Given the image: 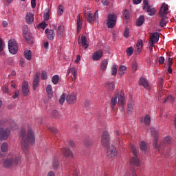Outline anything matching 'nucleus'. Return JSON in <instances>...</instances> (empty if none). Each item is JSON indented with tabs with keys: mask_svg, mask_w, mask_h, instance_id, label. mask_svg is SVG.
Instances as JSON below:
<instances>
[{
	"mask_svg": "<svg viewBox=\"0 0 176 176\" xmlns=\"http://www.w3.org/2000/svg\"><path fill=\"white\" fill-rule=\"evenodd\" d=\"M20 138L22 148L23 151H27L29 148V144L35 142V133L30 125H25L21 129Z\"/></svg>",
	"mask_w": 176,
	"mask_h": 176,
	"instance_id": "nucleus-1",
	"label": "nucleus"
},
{
	"mask_svg": "<svg viewBox=\"0 0 176 176\" xmlns=\"http://www.w3.org/2000/svg\"><path fill=\"white\" fill-rule=\"evenodd\" d=\"M0 124L2 126H6V129L3 127L0 128V141L8 140L10 135L11 129L14 131L19 128L17 124L12 120H2Z\"/></svg>",
	"mask_w": 176,
	"mask_h": 176,
	"instance_id": "nucleus-2",
	"label": "nucleus"
},
{
	"mask_svg": "<svg viewBox=\"0 0 176 176\" xmlns=\"http://www.w3.org/2000/svg\"><path fill=\"white\" fill-rule=\"evenodd\" d=\"M151 132L152 135H154V142H153V147L158 149V152L160 153H165V146L166 144H173V138L171 137H165L163 141L157 144L158 140V132L155 129V128L151 129Z\"/></svg>",
	"mask_w": 176,
	"mask_h": 176,
	"instance_id": "nucleus-3",
	"label": "nucleus"
},
{
	"mask_svg": "<svg viewBox=\"0 0 176 176\" xmlns=\"http://www.w3.org/2000/svg\"><path fill=\"white\" fill-rule=\"evenodd\" d=\"M21 162V157L19 154H10L6 160H4L3 165L6 168H10L12 165H19Z\"/></svg>",
	"mask_w": 176,
	"mask_h": 176,
	"instance_id": "nucleus-4",
	"label": "nucleus"
},
{
	"mask_svg": "<svg viewBox=\"0 0 176 176\" xmlns=\"http://www.w3.org/2000/svg\"><path fill=\"white\" fill-rule=\"evenodd\" d=\"M143 9L146 10V12H147L150 16H153L156 14L155 8L149 5L148 0L143 1Z\"/></svg>",
	"mask_w": 176,
	"mask_h": 176,
	"instance_id": "nucleus-5",
	"label": "nucleus"
},
{
	"mask_svg": "<svg viewBox=\"0 0 176 176\" xmlns=\"http://www.w3.org/2000/svg\"><path fill=\"white\" fill-rule=\"evenodd\" d=\"M131 151L133 153L134 157H132L130 160V164L135 165V166H139L140 165V160L137 155V149L134 145H131Z\"/></svg>",
	"mask_w": 176,
	"mask_h": 176,
	"instance_id": "nucleus-6",
	"label": "nucleus"
},
{
	"mask_svg": "<svg viewBox=\"0 0 176 176\" xmlns=\"http://www.w3.org/2000/svg\"><path fill=\"white\" fill-rule=\"evenodd\" d=\"M118 107L120 111H124L125 108V94L124 91H121L118 96Z\"/></svg>",
	"mask_w": 176,
	"mask_h": 176,
	"instance_id": "nucleus-7",
	"label": "nucleus"
},
{
	"mask_svg": "<svg viewBox=\"0 0 176 176\" xmlns=\"http://www.w3.org/2000/svg\"><path fill=\"white\" fill-rule=\"evenodd\" d=\"M117 22V15L116 14H109L108 15V19L106 20V23L108 28H114L115 25Z\"/></svg>",
	"mask_w": 176,
	"mask_h": 176,
	"instance_id": "nucleus-8",
	"label": "nucleus"
},
{
	"mask_svg": "<svg viewBox=\"0 0 176 176\" xmlns=\"http://www.w3.org/2000/svg\"><path fill=\"white\" fill-rule=\"evenodd\" d=\"M8 48L10 54L14 55L17 54V51L19 50V47L17 45V42L15 39H10L8 41Z\"/></svg>",
	"mask_w": 176,
	"mask_h": 176,
	"instance_id": "nucleus-9",
	"label": "nucleus"
},
{
	"mask_svg": "<svg viewBox=\"0 0 176 176\" xmlns=\"http://www.w3.org/2000/svg\"><path fill=\"white\" fill-rule=\"evenodd\" d=\"M107 157L111 160H115L118 157L117 148L114 145H110L107 148Z\"/></svg>",
	"mask_w": 176,
	"mask_h": 176,
	"instance_id": "nucleus-10",
	"label": "nucleus"
},
{
	"mask_svg": "<svg viewBox=\"0 0 176 176\" xmlns=\"http://www.w3.org/2000/svg\"><path fill=\"white\" fill-rule=\"evenodd\" d=\"M110 135L107 131H104L102 133L101 144L104 145V146H109V145H110Z\"/></svg>",
	"mask_w": 176,
	"mask_h": 176,
	"instance_id": "nucleus-11",
	"label": "nucleus"
},
{
	"mask_svg": "<svg viewBox=\"0 0 176 176\" xmlns=\"http://www.w3.org/2000/svg\"><path fill=\"white\" fill-rule=\"evenodd\" d=\"M168 14H169L168 5L164 2L160 6L159 15L160 16H166Z\"/></svg>",
	"mask_w": 176,
	"mask_h": 176,
	"instance_id": "nucleus-12",
	"label": "nucleus"
},
{
	"mask_svg": "<svg viewBox=\"0 0 176 176\" xmlns=\"http://www.w3.org/2000/svg\"><path fill=\"white\" fill-rule=\"evenodd\" d=\"M77 101V95L75 93L69 94L66 96V102L69 105H74Z\"/></svg>",
	"mask_w": 176,
	"mask_h": 176,
	"instance_id": "nucleus-13",
	"label": "nucleus"
},
{
	"mask_svg": "<svg viewBox=\"0 0 176 176\" xmlns=\"http://www.w3.org/2000/svg\"><path fill=\"white\" fill-rule=\"evenodd\" d=\"M135 104V100L134 98H131V99H129V101H128L126 104V111L128 113H132L134 109Z\"/></svg>",
	"mask_w": 176,
	"mask_h": 176,
	"instance_id": "nucleus-14",
	"label": "nucleus"
},
{
	"mask_svg": "<svg viewBox=\"0 0 176 176\" xmlns=\"http://www.w3.org/2000/svg\"><path fill=\"white\" fill-rule=\"evenodd\" d=\"M139 85H142L146 89H151V85L148 81V79H146L144 77H141L139 80Z\"/></svg>",
	"mask_w": 176,
	"mask_h": 176,
	"instance_id": "nucleus-15",
	"label": "nucleus"
},
{
	"mask_svg": "<svg viewBox=\"0 0 176 176\" xmlns=\"http://www.w3.org/2000/svg\"><path fill=\"white\" fill-rule=\"evenodd\" d=\"M23 37L25 38V41L28 42V43H33L34 40L32 38V35L31 32H29V31H28V30H24Z\"/></svg>",
	"mask_w": 176,
	"mask_h": 176,
	"instance_id": "nucleus-16",
	"label": "nucleus"
},
{
	"mask_svg": "<svg viewBox=\"0 0 176 176\" xmlns=\"http://www.w3.org/2000/svg\"><path fill=\"white\" fill-rule=\"evenodd\" d=\"M76 69L74 67L69 68L68 71V77L69 78H72V80H76L77 78Z\"/></svg>",
	"mask_w": 176,
	"mask_h": 176,
	"instance_id": "nucleus-17",
	"label": "nucleus"
},
{
	"mask_svg": "<svg viewBox=\"0 0 176 176\" xmlns=\"http://www.w3.org/2000/svg\"><path fill=\"white\" fill-rule=\"evenodd\" d=\"M22 94L23 96H27L28 94H30V88L28 81H24L22 84Z\"/></svg>",
	"mask_w": 176,
	"mask_h": 176,
	"instance_id": "nucleus-18",
	"label": "nucleus"
},
{
	"mask_svg": "<svg viewBox=\"0 0 176 176\" xmlns=\"http://www.w3.org/2000/svg\"><path fill=\"white\" fill-rule=\"evenodd\" d=\"M103 55V51L102 50H99L98 51H96V52L93 54L92 58L94 59V60H99L100 59H101V58H102Z\"/></svg>",
	"mask_w": 176,
	"mask_h": 176,
	"instance_id": "nucleus-19",
	"label": "nucleus"
},
{
	"mask_svg": "<svg viewBox=\"0 0 176 176\" xmlns=\"http://www.w3.org/2000/svg\"><path fill=\"white\" fill-rule=\"evenodd\" d=\"M78 42H79V43H80V42H81L83 48H85V49L88 48V47H89L88 41H87L86 36H85L84 35H81V36H79Z\"/></svg>",
	"mask_w": 176,
	"mask_h": 176,
	"instance_id": "nucleus-20",
	"label": "nucleus"
},
{
	"mask_svg": "<svg viewBox=\"0 0 176 176\" xmlns=\"http://www.w3.org/2000/svg\"><path fill=\"white\" fill-rule=\"evenodd\" d=\"M119 92L118 91H116L113 96H112L111 99V105L112 108L113 109L118 102V98Z\"/></svg>",
	"mask_w": 176,
	"mask_h": 176,
	"instance_id": "nucleus-21",
	"label": "nucleus"
},
{
	"mask_svg": "<svg viewBox=\"0 0 176 176\" xmlns=\"http://www.w3.org/2000/svg\"><path fill=\"white\" fill-rule=\"evenodd\" d=\"M65 26L64 25H59L57 28L56 35L58 38H62L64 35Z\"/></svg>",
	"mask_w": 176,
	"mask_h": 176,
	"instance_id": "nucleus-22",
	"label": "nucleus"
},
{
	"mask_svg": "<svg viewBox=\"0 0 176 176\" xmlns=\"http://www.w3.org/2000/svg\"><path fill=\"white\" fill-rule=\"evenodd\" d=\"M46 91L47 94L48 100H52V98H53L54 93H53V88L50 84H49L47 86Z\"/></svg>",
	"mask_w": 176,
	"mask_h": 176,
	"instance_id": "nucleus-23",
	"label": "nucleus"
},
{
	"mask_svg": "<svg viewBox=\"0 0 176 176\" xmlns=\"http://www.w3.org/2000/svg\"><path fill=\"white\" fill-rule=\"evenodd\" d=\"M25 21L27 23H32V22L34 21V14H32V12H28L25 16Z\"/></svg>",
	"mask_w": 176,
	"mask_h": 176,
	"instance_id": "nucleus-24",
	"label": "nucleus"
},
{
	"mask_svg": "<svg viewBox=\"0 0 176 176\" xmlns=\"http://www.w3.org/2000/svg\"><path fill=\"white\" fill-rule=\"evenodd\" d=\"M45 34H47V36L48 39L50 41H53L55 38V32L53 30H45Z\"/></svg>",
	"mask_w": 176,
	"mask_h": 176,
	"instance_id": "nucleus-25",
	"label": "nucleus"
},
{
	"mask_svg": "<svg viewBox=\"0 0 176 176\" xmlns=\"http://www.w3.org/2000/svg\"><path fill=\"white\" fill-rule=\"evenodd\" d=\"M62 152L64 154L65 157H74L72 151H70L69 149H67V148H63Z\"/></svg>",
	"mask_w": 176,
	"mask_h": 176,
	"instance_id": "nucleus-26",
	"label": "nucleus"
},
{
	"mask_svg": "<svg viewBox=\"0 0 176 176\" xmlns=\"http://www.w3.org/2000/svg\"><path fill=\"white\" fill-rule=\"evenodd\" d=\"M82 21L81 19L80 15H78L77 16V32H80L82 30Z\"/></svg>",
	"mask_w": 176,
	"mask_h": 176,
	"instance_id": "nucleus-27",
	"label": "nucleus"
},
{
	"mask_svg": "<svg viewBox=\"0 0 176 176\" xmlns=\"http://www.w3.org/2000/svg\"><path fill=\"white\" fill-rule=\"evenodd\" d=\"M142 45H143V41L141 39L138 41L137 45H136V50H135L136 54H140L142 48Z\"/></svg>",
	"mask_w": 176,
	"mask_h": 176,
	"instance_id": "nucleus-28",
	"label": "nucleus"
},
{
	"mask_svg": "<svg viewBox=\"0 0 176 176\" xmlns=\"http://www.w3.org/2000/svg\"><path fill=\"white\" fill-rule=\"evenodd\" d=\"M38 84H39V75L38 74H36V75L34 77V81H33L34 91H36Z\"/></svg>",
	"mask_w": 176,
	"mask_h": 176,
	"instance_id": "nucleus-29",
	"label": "nucleus"
},
{
	"mask_svg": "<svg viewBox=\"0 0 176 176\" xmlns=\"http://www.w3.org/2000/svg\"><path fill=\"white\" fill-rule=\"evenodd\" d=\"M96 16H94V14L91 12H88L87 14V19L89 23L92 24L93 22L96 20Z\"/></svg>",
	"mask_w": 176,
	"mask_h": 176,
	"instance_id": "nucleus-30",
	"label": "nucleus"
},
{
	"mask_svg": "<svg viewBox=\"0 0 176 176\" xmlns=\"http://www.w3.org/2000/svg\"><path fill=\"white\" fill-rule=\"evenodd\" d=\"M107 67H108V60L107 59H104L101 63L100 69L104 72L106 71Z\"/></svg>",
	"mask_w": 176,
	"mask_h": 176,
	"instance_id": "nucleus-31",
	"label": "nucleus"
},
{
	"mask_svg": "<svg viewBox=\"0 0 176 176\" xmlns=\"http://www.w3.org/2000/svg\"><path fill=\"white\" fill-rule=\"evenodd\" d=\"M123 19L126 22H128L129 19H130V12L129 10H124L123 12Z\"/></svg>",
	"mask_w": 176,
	"mask_h": 176,
	"instance_id": "nucleus-32",
	"label": "nucleus"
},
{
	"mask_svg": "<svg viewBox=\"0 0 176 176\" xmlns=\"http://www.w3.org/2000/svg\"><path fill=\"white\" fill-rule=\"evenodd\" d=\"M151 37H152V43H153V45H155V43H156V42H158V41L160 39L159 34H157V32H155L154 34H153L151 35Z\"/></svg>",
	"mask_w": 176,
	"mask_h": 176,
	"instance_id": "nucleus-33",
	"label": "nucleus"
},
{
	"mask_svg": "<svg viewBox=\"0 0 176 176\" xmlns=\"http://www.w3.org/2000/svg\"><path fill=\"white\" fill-rule=\"evenodd\" d=\"M24 56L28 60H31L32 58V51L28 50L27 51H25L24 52Z\"/></svg>",
	"mask_w": 176,
	"mask_h": 176,
	"instance_id": "nucleus-34",
	"label": "nucleus"
},
{
	"mask_svg": "<svg viewBox=\"0 0 176 176\" xmlns=\"http://www.w3.org/2000/svg\"><path fill=\"white\" fill-rule=\"evenodd\" d=\"M144 21H145V17L143 15H141L140 18L138 19L136 22L138 26H141V25L144 23Z\"/></svg>",
	"mask_w": 176,
	"mask_h": 176,
	"instance_id": "nucleus-35",
	"label": "nucleus"
},
{
	"mask_svg": "<svg viewBox=\"0 0 176 176\" xmlns=\"http://www.w3.org/2000/svg\"><path fill=\"white\" fill-rule=\"evenodd\" d=\"M106 88L108 91H113L115 88V84L113 82H107L106 84Z\"/></svg>",
	"mask_w": 176,
	"mask_h": 176,
	"instance_id": "nucleus-36",
	"label": "nucleus"
},
{
	"mask_svg": "<svg viewBox=\"0 0 176 176\" xmlns=\"http://www.w3.org/2000/svg\"><path fill=\"white\" fill-rule=\"evenodd\" d=\"M50 11L49 8H47V9L45 11V14H44V19L45 21H48V19H50Z\"/></svg>",
	"mask_w": 176,
	"mask_h": 176,
	"instance_id": "nucleus-37",
	"label": "nucleus"
},
{
	"mask_svg": "<svg viewBox=\"0 0 176 176\" xmlns=\"http://www.w3.org/2000/svg\"><path fill=\"white\" fill-rule=\"evenodd\" d=\"M144 124L146 125H150L151 121V118L150 117V115H148V114L146 115L145 117H144Z\"/></svg>",
	"mask_w": 176,
	"mask_h": 176,
	"instance_id": "nucleus-38",
	"label": "nucleus"
},
{
	"mask_svg": "<svg viewBox=\"0 0 176 176\" xmlns=\"http://www.w3.org/2000/svg\"><path fill=\"white\" fill-rule=\"evenodd\" d=\"M58 15L60 16L64 14V6L63 5H58V9H57Z\"/></svg>",
	"mask_w": 176,
	"mask_h": 176,
	"instance_id": "nucleus-39",
	"label": "nucleus"
},
{
	"mask_svg": "<svg viewBox=\"0 0 176 176\" xmlns=\"http://www.w3.org/2000/svg\"><path fill=\"white\" fill-rule=\"evenodd\" d=\"M1 149L2 152H7L8 151V142H3Z\"/></svg>",
	"mask_w": 176,
	"mask_h": 176,
	"instance_id": "nucleus-40",
	"label": "nucleus"
},
{
	"mask_svg": "<svg viewBox=\"0 0 176 176\" xmlns=\"http://www.w3.org/2000/svg\"><path fill=\"white\" fill-rule=\"evenodd\" d=\"M59 79H60L59 75H54V76L52 77V81L53 84H54V85H56L58 82Z\"/></svg>",
	"mask_w": 176,
	"mask_h": 176,
	"instance_id": "nucleus-41",
	"label": "nucleus"
},
{
	"mask_svg": "<svg viewBox=\"0 0 176 176\" xmlns=\"http://www.w3.org/2000/svg\"><path fill=\"white\" fill-rule=\"evenodd\" d=\"M126 69L127 67H125V65H121L119 68V74H120V75H123L124 72H126Z\"/></svg>",
	"mask_w": 176,
	"mask_h": 176,
	"instance_id": "nucleus-42",
	"label": "nucleus"
},
{
	"mask_svg": "<svg viewBox=\"0 0 176 176\" xmlns=\"http://www.w3.org/2000/svg\"><path fill=\"white\" fill-rule=\"evenodd\" d=\"M126 52L128 56H131L134 52V49L132 47H130L126 50Z\"/></svg>",
	"mask_w": 176,
	"mask_h": 176,
	"instance_id": "nucleus-43",
	"label": "nucleus"
},
{
	"mask_svg": "<svg viewBox=\"0 0 176 176\" xmlns=\"http://www.w3.org/2000/svg\"><path fill=\"white\" fill-rule=\"evenodd\" d=\"M173 101H175V98L174 96H173V95H169L165 99V102H173Z\"/></svg>",
	"mask_w": 176,
	"mask_h": 176,
	"instance_id": "nucleus-44",
	"label": "nucleus"
},
{
	"mask_svg": "<svg viewBox=\"0 0 176 176\" xmlns=\"http://www.w3.org/2000/svg\"><path fill=\"white\" fill-rule=\"evenodd\" d=\"M65 97H66L65 94H62V95L59 98V102H60V104H64V102L65 101Z\"/></svg>",
	"mask_w": 176,
	"mask_h": 176,
	"instance_id": "nucleus-45",
	"label": "nucleus"
},
{
	"mask_svg": "<svg viewBox=\"0 0 176 176\" xmlns=\"http://www.w3.org/2000/svg\"><path fill=\"white\" fill-rule=\"evenodd\" d=\"M147 148V144L146 142H145L144 141H142L140 143V149H142V151H146Z\"/></svg>",
	"mask_w": 176,
	"mask_h": 176,
	"instance_id": "nucleus-46",
	"label": "nucleus"
},
{
	"mask_svg": "<svg viewBox=\"0 0 176 176\" xmlns=\"http://www.w3.org/2000/svg\"><path fill=\"white\" fill-rule=\"evenodd\" d=\"M138 68V63L136 60H134L132 64V71L135 72Z\"/></svg>",
	"mask_w": 176,
	"mask_h": 176,
	"instance_id": "nucleus-47",
	"label": "nucleus"
},
{
	"mask_svg": "<svg viewBox=\"0 0 176 176\" xmlns=\"http://www.w3.org/2000/svg\"><path fill=\"white\" fill-rule=\"evenodd\" d=\"M168 21L167 18H165V17L162 18L160 21V25L165 26V25H166Z\"/></svg>",
	"mask_w": 176,
	"mask_h": 176,
	"instance_id": "nucleus-48",
	"label": "nucleus"
},
{
	"mask_svg": "<svg viewBox=\"0 0 176 176\" xmlns=\"http://www.w3.org/2000/svg\"><path fill=\"white\" fill-rule=\"evenodd\" d=\"M48 23H46V22L43 21L41 22V23H39L38 28H42V30H45L46 27L47 26Z\"/></svg>",
	"mask_w": 176,
	"mask_h": 176,
	"instance_id": "nucleus-49",
	"label": "nucleus"
},
{
	"mask_svg": "<svg viewBox=\"0 0 176 176\" xmlns=\"http://www.w3.org/2000/svg\"><path fill=\"white\" fill-rule=\"evenodd\" d=\"M148 46H149L150 51H153V43L152 36H151L150 41L148 42Z\"/></svg>",
	"mask_w": 176,
	"mask_h": 176,
	"instance_id": "nucleus-50",
	"label": "nucleus"
},
{
	"mask_svg": "<svg viewBox=\"0 0 176 176\" xmlns=\"http://www.w3.org/2000/svg\"><path fill=\"white\" fill-rule=\"evenodd\" d=\"M118 72V69L116 68V65H113L111 67V75H116Z\"/></svg>",
	"mask_w": 176,
	"mask_h": 176,
	"instance_id": "nucleus-51",
	"label": "nucleus"
},
{
	"mask_svg": "<svg viewBox=\"0 0 176 176\" xmlns=\"http://www.w3.org/2000/svg\"><path fill=\"white\" fill-rule=\"evenodd\" d=\"M52 114L54 115V116H55V118H60V112H58V111H56V109L52 111Z\"/></svg>",
	"mask_w": 176,
	"mask_h": 176,
	"instance_id": "nucleus-52",
	"label": "nucleus"
},
{
	"mask_svg": "<svg viewBox=\"0 0 176 176\" xmlns=\"http://www.w3.org/2000/svg\"><path fill=\"white\" fill-rule=\"evenodd\" d=\"M58 165H59V162L58 161V160H54V161L53 162V166L55 169H57V168H58Z\"/></svg>",
	"mask_w": 176,
	"mask_h": 176,
	"instance_id": "nucleus-53",
	"label": "nucleus"
},
{
	"mask_svg": "<svg viewBox=\"0 0 176 176\" xmlns=\"http://www.w3.org/2000/svg\"><path fill=\"white\" fill-rule=\"evenodd\" d=\"M130 34L129 28H125V31L124 32V36H125L126 38H127L129 36Z\"/></svg>",
	"mask_w": 176,
	"mask_h": 176,
	"instance_id": "nucleus-54",
	"label": "nucleus"
},
{
	"mask_svg": "<svg viewBox=\"0 0 176 176\" xmlns=\"http://www.w3.org/2000/svg\"><path fill=\"white\" fill-rule=\"evenodd\" d=\"M2 91L4 93H8L9 92V88H8V85H4L3 87H2Z\"/></svg>",
	"mask_w": 176,
	"mask_h": 176,
	"instance_id": "nucleus-55",
	"label": "nucleus"
},
{
	"mask_svg": "<svg viewBox=\"0 0 176 176\" xmlns=\"http://www.w3.org/2000/svg\"><path fill=\"white\" fill-rule=\"evenodd\" d=\"M165 58L164 56H160L158 58V61L160 62V64H164Z\"/></svg>",
	"mask_w": 176,
	"mask_h": 176,
	"instance_id": "nucleus-56",
	"label": "nucleus"
},
{
	"mask_svg": "<svg viewBox=\"0 0 176 176\" xmlns=\"http://www.w3.org/2000/svg\"><path fill=\"white\" fill-rule=\"evenodd\" d=\"M4 48V42L2 41V39L0 38V52L3 51Z\"/></svg>",
	"mask_w": 176,
	"mask_h": 176,
	"instance_id": "nucleus-57",
	"label": "nucleus"
},
{
	"mask_svg": "<svg viewBox=\"0 0 176 176\" xmlns=\"http://www.w3.org/2000/svg\"><path fill=\"white\" fill-rule=\"evenodd\" d=\"M47 72L45 71H43L41 74V78L47 79Z\"/></svg>",
	"mask_w": 176,
	"mask_h": 176,
	"instance_id": "nucleus-58",
	"label": "nucleus"
},
{
	"mask_svg": "<svg viewBox=\"0 0 176 176\" xmlns=\"http://www.w3.org/2000/svg\"><path fill=\"white\" fill-rule=\"evenodd\" d=\"M81 56L80 55H77L76 59L75 60L76 64H79V62H80Z\"/></svg>",
	"mask_w": 176,
	"mask_h": 176,
	"instance_id": "nucleus-59",
	"label": "nucleus"
},
{
	"mask_svg": "<svg viewBox=\"0 0 176 176\" xmlns=\"http://www.w3.org/2000/svg\"><path fill=\"white\" fill-rule=\"evenodd\" d=\"M36 5V0H31L32 8H35Z\"/></svg>",
	"mask_w": 176,
	"mask_h": 176,
	"instance_id": "nucleus-60",
	"label": "nucleus"
},
{
	"mask_svg": "<svg viewBox=\"0 0 176 176\" xmlns=\"http://www.w3.org/2000/svg\"><path fill=\"white\" fill-rule=\"evenodd\" d=\"M50 129L52 132H54V133H56L58 132L56 128H54V126H52V128H50Z\"/></svg>",
	"mask_w": 176,
	"mask_h": 176,
	"instance_id": "nucleus-61",
	"label": "nucleus"
},
{
	"mask_svg": "<svg viewBox=\"0 0 176 176\" xmlns=\"http://www.w3.org/2000/svg\"><path fill=\"white\" fill-rule=\"evenodd\" d=\"M16 81H12L11 82L12 88H16Z\"/></svg>",
	"mask_w": 176,
	"mask_h": 176,
	"instance_id": "nucleus-62",
	"label": "nucleus"
},
{
	"mask_svg": "<svg viewBox=\"0 0 176 176\" xmlns=\"http://www.w3.org/2000/svg\"><path fill=\"white\" fill-rule=\"evenodd\" d=\"M47 176H55V174L53 173V170H50V172L47 173Z\"/></svg>",
	"mask_w": 176,
	"mask_h": 176,
	"instance_id": "nucleus-63",
	"label": "nucleus"
},
{
	"mask_svg": "<svg viewBox=\"0 0 176 176\" xmlns=\"http://www.w3.org/2000/svg\"><path fill=\"white\" fill-rule=\"evenodd\" d=\"M69 176H78V173L76 170H74V173H71Z\"/></svg>",
	"mask_w": 176,
	"mask_h": 176,
	"instance_id": "nucleus-64",
	"label": "nucleus"
}]
</instances>
